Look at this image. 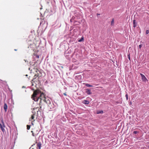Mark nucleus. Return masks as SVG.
<instances>
[{
	"label": "nucleus",
	"mask_w": 149,
	"mask_h": 149,
	"mask_svg": "<svg viewBox=\"0 0 149 149\" xmlns=\"http://www.w3.org/2000/svg\"><path fill=\"white\" fill-rule=\"evenodd\" d=\"M41 108V107L40 106V108Z\"/></svg>",
	"instance_id": "cd10ccee"
},
{
	"label": "nucleus",
	"mask_w": 149,
	"mask_h": 149,
	"mask_svg": "<svg viewBox=\"0 0 149 149\" xmlns=\"http://www.w3.org/2000/svg\"><path fill=\"white\" fill-rule=\"evenodd\" d=\"M133 27H135L136 26L137 24L136 23V20H134L133 21Z\"/></svg>",
	"instance_id": "9d476101"
},
{
	"label": "nucleus",
	"mask_w": 149,
	"mask_h": 149,
	"mask_svg": "<svg viewBox=\"0 0 149 149\" xmlns=\"http://www.w3.org/2000/svg\"><path fill=\"white\" fill-rule=\"evenodd\" d=\"M31 132L32 133V135L33 136H36L37 135V134H36V133H34L33 132V131H31Z\"/></svg>",
	"instance_id": "9b49d317"
},
{
	"label": "nucleus",
	"mask_w": 149,
	"mask_h": 149,
	"mask_svg": "<svg viewBox=\"0 0 149 149\" xmlns=\"http://www.w3.org/2000/svg\"><path fill=\"white\" fill-rule=\"evenodd\" d=\"M37 57H38H38H39V56H37Z\"/></svg>",
	"instance_id": "bb28decb"
},
{
	"label": "nucleus",
	"mask_w": 149,
	"mask_h": 149,
	"mask_svg": "<svg viewBox=\"0 0 149 149\" xmlns=\"http://www.w3.org/2000/svg\"><path fill=\"white\" fill-rule=\"evenodd\" d=\"M85 85L87 86V87H92V85H91L89 84H86Z\"/></svg>",
	"instance_id": "4468645a"
},
{
	"label": "nucleus",
	"mask_w": 149,
	"mask_h": 149,
	"mask_svg": "<svg viewBox=\"0 0 149 149\" xmlns=\"http://www.w3.org/2000/svg\"><path fill=\"white\" fill-rule=\"evenodd\" d=\"M24 86L22 87V88H24Z\"/></svg>",
	"instance_id": "393cba45"
},
{
	"label": "nucleus",
	"mask_w": 149,
	"mask_h": 149,
	"mask_svg": "<svg viewBox=\"0 0 149 149\" xmlns=\"http://www.w3.org/2000/svg\"><path fill=\"white\" fill-rule=\"evenodd\" d=\"M125 97H126L127 100L128 99V96L127 94L126 95Z\"/></svg>",
	"instance_id": "f3484780"
},
{
	"label": "nucleus",
	"mask_w": 149,
	"mask_h": 149,
	"mask_svg": "<svg viewBox=\"0 0 149 149\" xmlns=\"http://www.w3.org/2000/svg\"><path fill=\"white\" fill-rule=\"evenodd\" d=\"M37 148L36 149H40L42 144L40 142L36 143Z\"/></svg>",
	"instance_id": "39448f33"
},
{
	"label": "nucleus",
	"mask_w": 149,
	"mask_h": 149,
	"mask_svg": "<svg viewBox=\"0 0 149 149\" xmlns=\"http://www.w3.org/2000/svg\"><path fill=\"white\" fill-rule=\"evenodd\" d=\"M3 108L5 112L7 111L8 108V106L6 103H4L3 106Z\"/></svg>",
	"instance_id": "0eeeda50"
},
{
	"label": "nucleus",
	"mask_w": 149,
	"mask_h": 149,
	"mask_svg": "<svg viewBox=\"0 0 149 149\" xmlns=\"http://www.w3.org/2000/svg\"><path fill=\"white\" fill-rule=\"evenodd\" d=\"M114 19H112L111 22V25L112 26L114 24Z\"/></svg>",
	"instance_id": "f8f14e48"
},
{
	"label": "nucleus",
	"mask_w": 149,
	"mask_h": 149,
	"mask_svg": "<svg viewBox=\"0 0 149 149\" xmlns=\"http://www.w3.org/2000/svg\"><path fill=\"white\" fill-rule=\"evenodd\" d=\"M146 34H148L149 33V31L148 30H147L146 31Z\"/></svg>",
	"instance_id": "a211bd4d"
},
{
	"label": "nucleus",
	"mask_w": 149,
	"mask_h": 149,
	"mask_svg": "<svg viewBox=\"0 0 149 149\" xmlns=\"http://www.w3.org/2000/svg\"><path fill=\"white\" fill-rule=\"evenodd\" d=\"M31 98L35 101H38L39 99H40V103L41 102L42 100L46 102L44 94L43 93H42L39 90H36L34 91L31 96Z\"/></svg>",
	"instance_id": "f257e3e1"
},
{
	"label": "nucleus",
	"mask_w": 149,
	"mask_h": 149,
	"mask_svg": "<svg viewBox=\"0 0 149 149\" xmlns=\"http://www.w3.org/2000/svg\"><path fill=\"white\" fill-rule=\"evenodd\" d=\"M38 108H34L33 109V110H35V109H38Z\"/></svg>",
	"instance_id": "5701e85b"
},
{
	"label": "nucleus",
	"mask_w": 149,
	"mask_h": 149,
	"mask_svg": "<svg viewBox=\"0 0 149 149\" xmlns=\"http://www.w3.org/2000/svg\"><path fill=\"white\" fill-rule=\"evenodd\" d=\"M130 54H129L128 55V58H129V60H130Z\"/></svg>",
	"instance_id": "6ab92c4d"
},
{
	"label": "nucleus",
	"mask_w": 149,
	"mask_h": 149,
	"mask_svg": "<svg viewBox=\"0 0 149 149\" xmlns=\"http://www.w3.org/2000/svg\"><path fill=\"white\" fill-rule=\"evenodd\" d=\"M137 133V132L136 131H134V132H133V133L134 134H136Z\"/></svg>",
	"instance_id": "412c9836"
},
{
	"label": "nucleus",
	"mask_w": 149,
	"mask_h": 149,
	"mask_svg": "<svg viewBox=\"0 0 149 149\" xmlns=\"http://www.w3.org/2000/svg\"><path fill=\"white\" fill-rule=\"evenodd\" d=\"M26 126H27V129L28 130H29L30 128V125H27Z\"/></svg>",
	"instance_id": "2eb2a0df"
},
{
	"label": "nucleus",
	"mask_w": 149,
	"mask_h": 149,
	"mask_svg": "<svg viewBox=\"0 0 149 149\" xmlns=\"http://www.w3.org/2000/svg\"><path fill=\"white\" fill-rule=\"evenodd\" d=\"M63 95H65V96H66L67 95V94H66V93H63Z\"/></svg>",
	"instance_id": "4be33fe9"
},
{
	"label": "nucleus",
	"mask_w": 149,
	"mask_h": 149,
	"mask_svg": "<svg viewBox=\"0 0 149 149\" xmlns=\"http://www.w3.org/2000/svg\"><path fill=\"white\" fill-rule=\"evenodd\" d=\"M103 111H98L97 112V114L102 113H103Z\"/></svg>",
	"instance_id": "dca6fc26"
},
{
	"label": "nucleus",
	"mask_w": 149,
	"mask_h": 149,
	"mask_svg": "<svg viewBox=\"0 0 149 149\" xmlns=\"http://www.w3.org/2000/svg\"><path fill=\"white\" fill-rule=\"evenodd\" d=\"M89 101L86 100H84L83 102V103L86 104H89Z\"/></svg>",
	"instance_id": "1a4fd4ad"
},
{
	"label": "nucleus",
	"mask_w": 149,
	"mask_h": 149,
	"mask_svg": "<svg viewBox=\"0 0 149 149\" xmlns=\"http://www.w3.org/2000/svg\"><path fill=\"white\" fill-rule=\"evenodd\" d=\"M39 108H38V110L37 111V112H38V111H39Z\"/></svg>",
	"instance_id": "b1692460"
},
{
	"label": "nucleus",
	"mask_w": 149,
	"mask_h": 149,
	"mask_svg": "<svg viewBox=\"0 0 149 149\" xmlns=\"http://www.w3.org/2000/svg\"><path fill=\"white\" fill-rule=\"evenodd\" d=\"M0 127L1 130L4 132L5 131L4 128L5 127V126L3 120L1 121V124L0 123Z\"/></svg>",
	"instance_id": "7ed1b4c3"
},
{
	"label": "nucleus",
	"mask_w": 149,
	"mask_h": 149,
	"mask_svg": "<svg viewBox=\"0 0 149 149\" xmlns=\"http://www.w3.org/2000/svg\"><path fill=\"white\" fill-rule=\"evenodd\" d=\"M37 57H38H38H39V56H37Z\"/></svg>",
	"instance_id": "a878e982"
},
{
	"label": "nucleus",
	"mask_w": 149,
	"mask_h": 149,
	"mask_svg": "<svg viewBox=\"0 0 149 149\" xmlns=\"http://www.w3.org/2000/svg\"><path fill=\"white\" fill-rule=\"evenodd\" d=\"M97 15H100V14H97Z\"/></svg>",
	"instance_id": "c85d7f7f"
},
{
	"label": "nucleus",
	"mask_w": 149,
	"mask_h": 149,
	"mask_svg": "<svg viewBox=\"0 0 149 149\" xmlns=\"http://www.w3.org/2000/svg\"><path fill=\"white\" fill-rule=\"evenodd\" d=\"M86 93L88 95H90L92 93L91 91L89 89H86Z\"/></svg>",
	"instance_id": "6e6552de"
},
{
	"label": "nucleus",
	"mask_w": 149,
	"mask_h": 149,
	"mask_svg": "<svg viewBox=\"0 0 149 149\" xmlns=\"http://www.w3.org/2000/svg\"><path fill=\"white\" fill-rule=\"evenodd\" d=\"M36 73H35V75L32 81L35 82V79L37 77H41L42 76L41 70H39L37 69H34Z\"/></svg>",
	"instance_id": "f03ea898"
},
{
	"label": "nucleus",
	"mask_w": 149,
	"mask_h": 149,
	"mask_svg": "<svg viewBox=\"0 0 149 149\" xmlns=\"http://www.w3.org/2000/svg\"><path fill=\"white\" fill-rule=\"evenodd\" d=\"M84 40V38L83 37H82L81 39L78 40V42H81L82 41H83Z\"/></svg>",
	"instance_id": "ddd939ff"
},
{
	"label": "nucleus",
	"mask_w": 149,
	"mask_h": 149,
	"mask_svg": "<svg viewBox=\"0 0 149 149\" xmlns=\"http://www.w3.org/2000/svg\"><path fill=\"white\" fill-rule=\"evenodd\" d=\"M142 46V45H141H141H139V48H140V49H141V47Z\"/></svg>",
	"instance_id": "aec40b11"
},
{
	"label": "nucleus",
	"mask_w": 149,
	"mask_h": 149,
	"mask_svg": "<svg viewBox=\"0 0 149 149\" xmlns=\"http://www.w3.org/2000/svg\"><path fill=\"white\" fill-rule=\"evenodd\" d=\"M35 115V114H32L31 115V117L29 119L30 121H32L31 124L33 125H34L33 123H34V121H35V119H34Z\"/></svg>",
	"instance_id": "20e7f679"
},
{
	"label": "nucleus",
	"mask_w": 149,
	"mask_h": 149,
	"mask_svg": "<svg viewBox=\"0 0 149 149\" xmlns=\"http://www.w3.org/2000/svg\"><path fill=\"white\" fill-rule=\"evenodd\" d=\"M140 74L141 76V79L143 81H145L147 79L145 76L141 73H140Z\"/></svg>",
	"instance_id": "423d86ee"
}]
</instances>
